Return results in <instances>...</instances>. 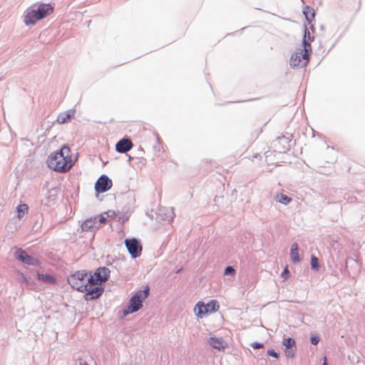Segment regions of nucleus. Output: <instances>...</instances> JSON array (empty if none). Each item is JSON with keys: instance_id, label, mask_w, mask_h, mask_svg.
Segmentation results:
<instances>
[{"instance_id": "obj_21", "label": "nucleus", "mask_w": 365, "mask_h": 365, "mask_svg": "<svg viewBox=\"0 0 365 365\" xmlns=\"http://www.w3.org/2000/svg\"><path fill=\"white\" fill-rule=\"evenodd\" d=\"M311 267L313 269L318 270L319 267L318 258L315 256H312Z\"/></svg>"}, {"instance_id": "obj_1", "label": "nucleus", "mask_w": 365, "mask_h": 365, "mask_svg": "<svg viewBox=\"0 0 365 365\" xmlns=\"http://www.w3.org/2000/svg\"><path fill=\"white\" fill-rule=\"evenodd\" d=\"M110 271L106 267L98 268L93 273L78 270L68 277V284L85 294L86 300L98 298L103 292V284L109 278Z\"/></svg>"}, {"instance_id": "obj_26", "label": "nucleus", "mask_w": 365, "mask_h": 365, "mask_svg": "<svg viewBox=\"0 0 365 365\" xmlns=\"http://www.w3.org/2000/svg\"><path fill=\"white\" fill-rule=\"evenodd\" d=\"M252 348H254L255 349H261L263 347V344H260V343H257V342H255V343H253L252 345Z\"/></svg>"}, {"instance_id": "obj_4", "label": "nucleus", "mask_w": 365, "mask_h": 365, "mask_svg": "<svg viewBox=\"0 0 365 365\" xmlns=\"http://www.w3.org/2000/svg\"><path fill=\"white\" fill-rule=\"evenodd\" d=\"M149 289L137 292L130 299V302L123 311L124 315L134 313L143 307V301L148 296Z\"/></svg>"}, {"instance_id": "obj_16", "label": "nucleus", "mask_w": 365, "mask_h": 365, "mask_svg": "<svg viewBox=\"0 0 365 365\" xmlns=\"http://www.w3.org/2000/svg\"><path fill=\"white\" fill-rule=\"evenodd\" d=\"M37 279L48 284H55L56 282V278L51 274H38Z\"/></svg>"}, {"instance_id": "obj_22", "label": "nucleus", "mask_w": 365, "mask_h": 365, "mask_svg": "<svg viewBox=\"0 0 365 365\" xmlns=\"http://www.w3.org/2000/svg\"><path fill=\"white\" fill-rule=\"evenodd\" d=\"M96 217H97L98 226L99 228V227H101L102 224L105 223V222L106 221V218L103 215H99V216H96Z\"/></svg>"}, {"instance_id": "obj_29", "label": "nucleus", "mask_w": 365, "mask_h": 365, "mask_svg": "<svg viewBox=\"0 0 365 365\" xmlns=\"http://www.w3.org/2000/svg\"><path fill=\"white\" fill-rule=\"evenodd\" d=\"M322 365H328V364H327V358H326V357H324V363H323V364H322Z\"/></svg>"}, {"instance_id": "obj_12", "label": "nucleus", "mask_w": 365, "mask_h": 365, "mask_svg": "<svg viewBox=\"0 0 365 365\" xmlns=\"http://www.w3.org/2000/svg\"><path fill=\"white\" fill-rule=\"evenodd\" d=\"M81 228L83 231H95L98 229L97 217H91L86 220L81 225Z\"/></svg>"}, {"instance_id": "obj_18", "label": "nucleus", "mask_w": 365, "mask_h": 365, "mask_svg": "<svg viewBox=\"0 0 365 365\" xmlns=\"http://www.w3.org/2000/svg\"><path fill=\"white\" fill-rule=\"evenodd\" d=\"M303 13L309 23H311L314 19L315 12L312 8L307 6L304 9Z\"/></svg>"}, {"instance_id": "obj_9", "label": "nucleus", "mask_w": 365, "mask_h": 365, "mask_svg": "<svg viewBox=\"0 0 365 365\" xmlns=\"http://www.w3.org/2000/svg\"><path fill=\"white\" fill-rule=\"evenodd\" d=\"M112 187V181L106 176H101L95 185L96 191L98 193L104 192Z\"/></svg>"}, {"instance_id": "obj_20", "label": "nucleus", "mask_w": 365, "mask_h": 365, "mask_svg": "<svg viewBox=\"0 0 365 365\" xmlns=\"http://www.w3.org/2000/svg\"><path fill=\"white\" fill-rule=\"evenodd\" d=\"M71 115L69 113H61L57 117V121L59 123H64L71 118Z\"/></svg>"}, {"instance_id": "obj_2", "label": "nucleus", "mask_w": 365, "mask_h": 365, "mask_svg": "<svg viewBox=\"0 0 365 365\" xmlns=\"http://www.w3.org/2000/svg\"><path fill=\"white\" fill-rule=\"evenodd\" d=\"M71 151L67 145H63L60 150L51 153L46 160L48 168L59 172H68L73 165Z\"/></svg>"}, {"instance_id": "obj_5", "label": "nucleus", "mask_w": 365, "mask_h": 365, "mask_svg": "<svg viewBox=\"0 0 365 365\" xmlns=\"http://www.w3.org/2000/svg\"><path fill=\"white\" fill-rule=\"evenodd\" d=\"M311 53V51H307L304 48L299 49L292 54L290 65L293 67L306 66L309 61Z\"/></svg>"}, {"instance_id": "obj_14", "label": "nucleus", "mask_w": 365, "mask_h": 365, "mask_svg": "<svg viewBox=\"0 0 365 365\" xmlns=\"http://www.w3.org/2000/svg\"><path fill=\"white\" fill-rule=\"evenodd\" d=\"M314 41V36H312L307 28L304 29V38L302 41V47L307 51L312 52L311 43Z\"/></svg>"}, {"instance_id": "obj_28", "label": "nucleus", "mask_w": 365, "mask_h": 365, "mask_svg": "<svg viewBox=\"0 0 365 365\" xmlns=\"http://www.w3.org/2000/svg\"><path fill=\"white\" fill-rule=\"evenodd\" d=\"M79 365H89L88 363L83 359H78Z\"/></svg>"}, {"instance_id": "obj_25", "label": "nucleus", "mask_w": 365, "mask_h": 365, "mask_svg": "<svg viewBox=\"0 0 365 365\" xmlns=\"http://www.w3.org/2000/svg\"><path fill=\"white\" fill-rule=\"evenodd\" d=\"M289 269L287 267H286L282 273V277H284V279H287L289 277Z\"/></svg>"}, {"instance_id": "obj_30", "label": "nucleus", "mask_w": 365, "mask_h": 365, "mask_svg": "<svg viewBox=\"0 0 365 365\" xmlns=\"http://www.w3.org/2000/svg\"><path fill=\"white\" fill-rule=\"evenodd\" d=\"M173 215H174L173 212H171V213H170V219H171V220L173 218Z\"/></svg>"}, {"instance_id": "obj_10", "label": "nucleus", "mask_w": 365, "mask_h": 365, "mask_svg": "<svg viewBox=\"0 0 365 365\" xmlns=\"http://www.w3.org/2000/svg\"><path fill=\"white\" fill-rule=\"evenodd\" d=\"M283 345L285 346V355L287 358H293L296 350L295 341L292 338H287L283 340Z\"/></svg>"}, {"instance_id": "obj_7", "label": "nucleus", "mask_w": 365, "mask_h": 365, "mask_svg": "<svg viewBox=\"0 0 365 365\" xmlns=\"http://www.w3.org/2000/svg\"><path fill=\"white\" fill-rule=\"evenodd\" d=\"M125 245L133 258H136L141 255L143 247L135 238L126 239Z\"/></svg>"}, {"instance_id": "obj_8", "label": "nucleus", "mask_w": 365, "mask_h": 365, "mask_svg": "<svg viewBox=\"0 0 365 365\" xmlns=\"http://www.w3.org/2000/svg\"><path fill=\"white\" fill-rule=\"evenodd\" d=\"M14 255L19 261L29 264V265H38L39 264L38 260L29 255L24 250L21 249H16Z\"/></svg>"}, {"instance_id": "obj_19", "label": "nucleus", "mask_w": 365, "mask_h": 365, "mask_svg": "<svg viewBox=\"0 0 365 365\" xmlns=\"http://www.w3.org/2000/svg\"><path fill=\"white\" fill-rule=\"evenodd\" d=\"M29 207L26 204L20 205L17 207V217L19 219L22 218V217L28 212Z\"/></svg>"}, {"instance_id": "obj_17", "label": "nucleus", "mask_w": 365, "mask_h": 365, "mask_svg": "<svg viewBox=\"0 0 365 365\" xmlns=\"http://www.w3.org/2000/svg\"><path fill=\"white\" fill-rule=\"evenodd\" d=\"M290 257L294 262H299L300 261V258L298 253V246L296 243H294L292 245V248L290 250Z\"/></svg>"}, {"instance_id": "obj_24", "label": "nucleus", "mask_w": 365, "mask_h": 365, "mask_svg": "<svg viewBox=\"0 0 365 365\" xmlns=\"http://www.w3.org/2000/svg\"><path fill=\"white\" fill-rule=\"evenodd\" d=\"M319 341V338L317 336H312L311 337V343L314 345H316Z\"/></svg>"}, {"instance_id": "obj_11", "label": "nucleus", "mask_w": 365, "mask_h": 365, "mask_svg": "<svg viewBox=\"0 0 365 365\" xmlns=\"http://www.w3.org/2000/svg\"><path fill=\"white\" fill-rule=\"evenodd\" d=\"M133 143L130 140L123 138L118 141L115 145V150L118 153H124L133 148Z\"/></svg>"}, {"instance_id": "obj_3", "label": "nucleus", "mask_w": 365, "mask_h": 365, "mask_svg": "<svg viewBox=\"0 0 365 365\" xmlns=\"http://www.w3.org/2000/svg\"><path fill=\"white\" fill-rule=\"evenodd\" d=\"M53 12V8L50 4H40L36 9H28L24 17V22L26 25H34L38 20H41Z\"/></svg>"}, {"instance_id": "obj_27", "label": "nucleus", "mask_w": 365, "mask_h": 365, "mask_svg": "<svg viewBox=\"0 0 365 365\" xmlns=\"http://www.w3.org/2000/svg\"><path fill=\"white\" fill-rule=\"evenodd\" d=\"M267 353L269 356H274L275 358L278 357L277 353L275 352L274 350H268Z\"/></svg>"}, {"instance_id": "obj_13", "label": "nucleus", "mask_w": 365, "mask_h": 365, "mask_svg": "<svg viewBox=\"0 0 365 365\" xmlns=\"http://www.w3.org/2000/svg\"><path fill=\"white\" fill-rule=\"evenodd\" d=\"M208 343L212 348L219 351H223L226 347V343L222 338L212 336L209 339Z\"/></svg>"}, {"instance_id": "obj_23", "label": "nucleus", "mask_w": 365, "mask_h": 365, "mask_svg": "<svg viewBox=\"0 0 365 365\" xmlns=\"http://www.w3.org/2000/svg\"><path fill=\"white\" fill-rule=\"evenodd\" d=\"M235 269H234L232 267H231V266L227 267L225 268V272H224V274H225V275H228V274H232V275H234V274H235Z\"/></svg>"}, {"instance_id": "obj_15", "label": "nucleus", "mask_w": 365, "mask_h": 365, "mask_svg": "<svg viewBox=\"0 0 365 365\" xmlns=\"http://www.w3.org/2000/svg\"><path fill=\"white\" fill-rule=\"evenodd\" d=\"M274 200L277 202H279L283 205H288L292 201V199L285 195L283 192H278L274 195Z\"/></svg>"}, {"instance_id": "obj_6", "label": "nucleus", "mask_w": 365, "mask_h": 365, "mask_svg": "<svg viewBox=\"0 0 365 365\" xmlns=\"http://www.w3.org/2000/svg\"><path fill=\"white\" fill-rule=\"evenodd\" d=\"M220 306L216 300H211L207 304L202 302H198L195 306V314L198 317H202L206 314L214 313L218 311Z\"/></svg>"}]
</instances>
